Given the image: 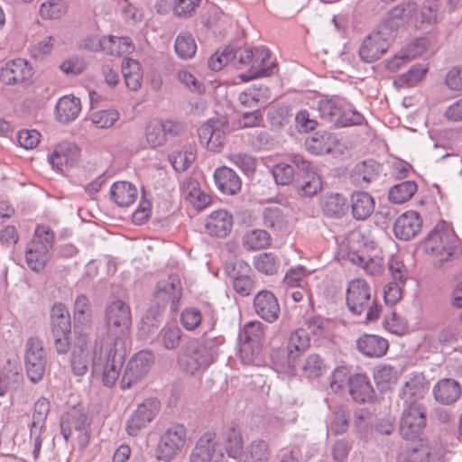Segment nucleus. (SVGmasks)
<instances>
[{
    "label": "nucleus",
    "instance_id": "1",
    "mask_svg": "<svg viewBox=\"0 0 462 462\" xmlns=\"http://www.w3.org/2000/svg\"><path fill=\"white\" fill-rule=\"evenodd\" d=\"M236 23L237 45L233 44V67L237 69L248 67L246 72L239 75L241 80L247 82L272 75L276 62L272 59L271 51L267 47H253L245 43L243 46L239 45L241 40L245 36L246 27L249 24L248 17L245 14H240Z\"/></svg>",
    "mask_w": 462,
    "mask_h": 462
},
{
    "label": "nucleus",
    "instance_id": "2",
    "mask_svg": "<svg viewBox=\"0 0 462 462\" xmlns=\"http://www.w3.org/2000/svg\"><path fill=\"white\" fill-rule=\"evenodd\" d=\"M104 339L96 341L94 356L92 358V373L101 376L102 383L106 387H112L118 380L121 368L125 359V342L119 339L106 342Z\"/></svg>",
    "mask_w": 462,
    "mask_h": 462
},
{
    "label": "nucleus",
    "instance_id": "3",
    "mask_svg": "<svg viewBox=\"0 0 462 462\" xmlns=\"http://www.w3.org/2000/svg\"><path fill=\"white\" fill-rule=\"evenodd\" d=\"M346 302L349 311L361 315L366 311V320L375 321L379 318L380 308L374 298H372L371 287L361 278L351 280L346 292Z\"/></svg>",
    "mask_w": 462,
    "mask_h": 462
},
{
    "label": "nucleus",
    "instance_id": "4",
    "mask_svg": "<svg viewBox=\"0 0 462 462\" xmlns=\"http://www.w3.org/2000/svg\"><path fill=\"white\" fill-rule=\"evenodd\" d=\"M424 251L439 263L452 260L459 254L456 236L448 230L445 223L438 224L423 241Z\"/></svg>",
    "mask_w": 462,
    "mask_h": 462
},
{
    "label": "nucleus",
    "instance_id": "5",
    "mask_svg": "<svg viewBox=\"0 0 462 462\" xmlns=\"http://www.w3.org/2000/svg\"><path fill=\"white\" fill-rule=\"evenodd\" d=\"M54 237V232L46 226L35 228L33 238L27 244L25 250V262L32 272L40 273L45 268Z\"/></svg>",
    "mask_w": 462,
    "mask_h": 462
},
{
    "label": "nucleus",
    "instance_id": "6",
    "mask_svg": "<svg viewBox=\"0 0 462 462\" xmlns=\"http://www.w3.org/2000/svg\"><path fill=\"white\" fill-rule=\"evenodd\" d=\"M317 109L322 120L334 127L361 125L365 121L364 116L354 108H346L336 97L321 98L317 103Z\"/></svg>",
    "mask_w": 462,
    "mask_h": 462
},
{
    "label": "nucleus",
    "instance_id": "7",
    "mask_svg": "<svg viewBox=\"0 0 462 462\" xmlns=\"http://www.w3.org/2000/svg\"><path fill=\"white\" fill-rule=\"evenodd\" d=\"M216 358V353L211 347H207L197 339H190L179 353L177 363L182 372L195 374L208 367Z\"/></svg>",
    "mask_w": 462,
    "mask_h": 462
},
{
    "label": "nucleus",
    "instance_id": "8",
    "mask_svg": "<svg viewBox=\"0 0 462 462\" xmlns=\"http://www.w3.org/2000/svg\"><path fill=\"white\" fill-rule=\"evenodd\" d=\"M105 320L110 342L119 339L128 334L132 324L131 309L121 300L110 302L105 310Z\"/></svg>",
    "mask_w": 462,
    "mask_h": 462
},
{
    "label": "nucleus",
    "instance_id": "9",
    "mask_svg": "<svg viewBox=\"0 0 462 462\" xmlns=\"http://www.w3.org/2000/svg\"><path fill=\"white\" fill-rule=\"evenodd\" d=\"M263 335V326L260 321H250L240 330L237 337L238 356L243 364L254 363L260 355Z\"/></svg>",
    "mask_w": 462,
    "mask_h": 462
},
{
    "label": "nucleus",
    "instance_id": "10",
    "mask_svg": "<svg viewBox=\"0 0 462 462\" xmlns=\"http://www.w3.org/2000/svg\"><path fill=\"white\" fill-rule=\"evenodd\" d=\"M51 328L54 339V346L59 354H65L69 348L71 319L67 306L56 302L51 309Z\"/></svg>",
    "mask_w": 462,
    "mask_h": 462
},
{
    "label": "nucleus",
    "instance_id": "11",
    "mask_svg": "<svg viewBox=\"0 0 462 462\" xmlns=\"http://www.w3.org/2000/svg\"><path fill=\"white\" fill-rule=\"evenodd\" d=\"M187 441V430L183 424L172 423L161 435L157 445V458L168 462L181 452Z\"/></svg>",
    "mask_w": 462,
    "mask_h": 462
},
{
    "label": "nucleus",
    "instance_id": "12",
    "mask_svg": "<svg viewBox=\"0 0 462 462\" xmlns=\"http://www.w3.org/2000/svg\"><path fill=\"white\" fill-rule=\"evenodd\" d=\"M427 424V411L423 404H403L400 420V434L408 440H415L422 434Z\"/></svg>",
    "mask_w": 462,
    "mask_h": 462
},
{
    "label": "nucleus",
    "instance_id": "13",
    "mask_svg": "<svg viewBox=\"0 0 462 462\" xmlns=\"http://www.w3.org/2000/svg\"><path fill=\"white\" fill-rule=\"evenodd\" d=\"M154 356L149 350H141L134 354L127 362L120 382L122 390H125L139 383L149 373Z\"/></svg>",
    "mask_w": 462,
    "mask_h": 462
},
{
    "label": "nucleus",
    "instance_id": "14",
    "mask_svg": "<svg viewBox=\"0 0 462 462\" xmlns=\"http://www.w3.org/2000/svg\"><path fill=\"white\" fill-rule=\"evenodd\" d=\"M46 363V352L42 341L38 337H30L26 342L25 369L31 382L38 383L42 379Z\"/></svg>",
    "mask_w": 462,
    "mask_h": 462
},
{
    "label": "nucleus",
    "instance_id": "15",
    "mask_svg": "<svg viewBox=\"0 0 462 462\" xmlns=\"http://www.w3.org/2000/svg\"><path fill=\"white\" fill-rule=\"evenodd\" d=\"M230 132L228 121L208 120L198 129V135L201 144H205L208 150L220 152L227 140Z\"/></svg>",
    "mask_w": 462,
    "mask_h": 462
},
{
    "label": "nucleus",
    "instance_id": "16",
    "mask_svg": "<svg viewBox=\"0 0 462 462\" xmlns=\"http://www.w3.org/2000/svg\"><path fill=\"white\" fill-rule=\"evenodd\" d=\"M189 459L190 462H227L216 434L209 431L197 440Z\"/></svg>",
    "mask_w": 462,
    "mask_h": 462
},
{
    "label": "nucleus",
    "instance_id": "17",
    "mask_svg": "<svg viewBox=\"0 0 462 462\" xmlns=\"http://www.w3.org/2000/svg\"><path fill=\"white\" fill-rule=\"evenodd\" d=\"M290 162L299 170L301 174L298 180V188L303 195L312 197L316 195L322 188L320 177L313 170L310 162L307 161L300 154H291Z\"/></svg>",
    "mask_w": 462,
    "mask_h": 462
},
{
    "label": "nucleus",
    "instance_id": "18",
    "mask_svg": "<svg viewBox=\"0 0 462 462\" xmlns=\"http://www.w3.org/2000/svg\"><path fill=\"white\" fill-rule=\"evenodd\" d=\"M50 401L41 397L33 405L32 421L30 426V440L33 442V457L37 458L42 448V434L46 431V420L50 412Z\"/></svg>",
    "mask_w": 462,
    "mask_h": 462
},
{
    "label": "nucleus",
    "instance_id": "19",
    "mask_svg": "<svg viewBox=\"0 0 462 462\" xmlns=\"http://www.w3.org/2000/svg\"><path fill=\"white\" fill-rule=\"evenodd\" d=\"M160 409L155 399H146L140 403L126 422V432L135 437L156 417Z\"/></svg>",
    "mask_w": 462,
    "mask_h": 462
},
{
    "label": "nucleus",
    "instance_id": "20",
    "mask_svg": "<svg viewBox=\"0 0 462 462\" xmlns=\"http://www.w3.org/2000/svg\"><path fill=\"white\" fill-rule=\"evenodd\" d=\"M32 65L24 59L7 61L0 70V80L8 86L28 84L33 76Z\"/></svg>",
    "mask_w": 462,
    "mask_h": 462
},
{
    "label": "nucleus",
    "instance_id": "21",
    "mask_svg": "<svg viewBox=\"0 0 462 462\" xmlns=\"http://www.w3.org/2000/svg\"><path fill=\"white\" fill-rule=\"evenodd\" d=\"M180 297L181 286L179 279L169 276L167 280L157 283L154 300L156 301L158 310L164 309L170 304L171 310L176 312Z\"/></svg>",
    "mask_w": 462,
    "mask_h": 462
},
{
    "label": "nucleus",
    "instance_id": "22",
    "mask_svg": "<svg viewBox=\"0 0 462 462\" xmlns=\"http://www.w3.org/2000/svg\"><path fill=\"white\" fill-rule=\"evenodd\" d=\"M253 308L255 314L268 323L275 322L281 312L276 296L269 290H262L255 294Z\"/></svg>",
    "mask_w": 462,
    "mask_h": 462
},
{
    "label": "nucleus",
    "instance_id": "23",
    "mask_svg": "<svg viewBox=\"0 0 462 462\" xmlns=\"http://www.w3.org/2000/svg\"><path fill=\"white\" fill-rule=\"evenodd\" d=\"M422 218L414 210H408L400 215L393 224L394 236L399 240L409 241L421 230Z\"/></svg>",
    "mask_w": 462,
    "mask_h": 462
},
{
    "label": "nucleus",
    "instance_id": "24",
    "mask_svg": "<svg viewBox=\"0 0 462 462\" xmlns=\"http://www.w3.org/2000/svg\"><path fill=\"white\" fill-rule=\"evenodd\" d=\"M90 420L88 415L79 407H72L64 412L60 418V427L66 442L69 441L73 430L81 432L89 429Z\"/></svg>",
    "mask_w": 462,
    "mask_h": 462
},
{
    "label": "nucleus",
    "instance_id": "25",
    "mask_svg": "<svg viewBox=\"0 0 462 462\" xmlns=\"http://www.w3.org/2000/svg\"><path fill=\"white\" fill-rule=\"evenodd\" d=\"M389 43L381 32H373L367 35L358 51L362 61L366 63L379 60L388 50Z\"/></svg>",
    "mask_w": 462,
    "mask_h": 462
},
{
    "label": "nucleus",
    "instance_id": "26",
    "mask_svg": "<svg viewBox=\"0 0 462 462\" xmlns=\"http://www.w3.org/2000/svg\"><path fill=\"white\" fill-rule=\"evenodd\" d=\"M233 272V290L242 297L249 296L255 286L251 266L243 260H236Z\"/></svg>",
    "mask_w": 462,
    "mask_h": 462
},
{
    "label": "nucleus",
    "instance_id": "27",
    "mask_svg": "<svg viewBox=\"0 0 462 462\" xmlns=\"http://www.w3.org/2000/svg\"><path fill=\"white\" fill-rule=\"evenodd\" d=\"M429 385L421 374H414L403 384L400 397L403 404H423L420 401L428 393Z\"/></svg>",
    "mask_w": 462,
    "mask_h": 462
},
{
    "label": "nucleus",
    "instance_id": "28",
    "mask_svg": "<svg viewBox=\"0 0 462 462\" xmlns=\"http://www.w3.org/2000/svg\"><path fill=\"white\" fill-rule=\"evenodd\" d=\"M380 164L369 159L356 163L350 171V180L355 186L367 187L375 181L380 175Z\"/></svg>",
    "mask_w": 462,
    "mask_h": 462
},
{
    "label": "nucleus",
    "instance_id": "29",
    "mask_svg": "<svg viewBox=\"0 0 462 462\" xmlns=\"http://www.w3.org/2000/svg\"><path fill=\"white\" fill-rule=\"evenodd\" d=\"M349 394L356 402H372L375 398L369 377L365 374H355L347 379Z\"/></svg>",
    "mask_w": 462,
    "mask_h": 462
},
{
    "label": "nucleus",
    "instance_id": "30",
    "mask_svg": "<svg viewBox=\"0 0 462 462\" xmlns=\"http://www.w3.org/2000/svg\"><path fill=\"white\" fill-rule=\"evenodd\" d=\"M80 155L79 148L72 143H60L54 148L50 155V163L58 171H62L64 167L73 166Z\"/></svg>",
    "mask_w": 462,
    "mask_h": 462
},
{
    "label": "nucleus",
    "instance_id": "31",
    "mask_svg": "<svg viewBox=\"0 0 462 462\" xmlns=\"http://www.w3.org/2000/svg\"><path fill=\"white\" fill-rule=\"evenodd\" d=\"M356 348L366 357L380 358L387 353L389 343L381 336L364 334L357 338Z\"/></svg>",
    "mask_w": 462,
    "mask_h": 462
},
{
    "label": "nucleus",
    "instance_id": "32",
    "mask_svg": "<svg viewBox=\"0 0 462 462\" xmlns=\"http://www.w3.org/2000/svg\"><path fill=\"white\" fill-rule=\"evenodd\" d=\"M461 385L453 378L440 379L433 387L435 400L444 405L455 403L461 397Z\"/></svg>",
    "mask_w": 462,
    "mask_h": 462
},
{
    "label": "nucleus",
    "instance_id": "33",
    "mask_svg": "<svg viewBox=\"0 0 462 462\" xmlns=\"http://www.w3.org/2000/svg\"><path fill=\"white\" fill-rule=\"evenodd\" d=\"M310 338L307 331L298 328L292 331L287 344V364L295 367L298 358L310 347Z\"/></svg>",
    "mask_w": 462,
    "mask_h": 462
},
{
    "label": "nucleus",
    "instance_id": "34",
    "mask_svg": "<svg viewBox=\"0 0 462 462\" xmlns=\"http://www.w3.org/2000/svg\"><path fill=\"white\" fill-rule=\"evenodd\" d=\"M322 213L329 218H341L349 208L347 199L340 193H329L320 199Z\"/></svg>",
    "mask_w": 462,
    "mask_h": 462
},
{
    "label": "nucleus",
    "instance_id": "35",
    "mask_svg": "<svg viewBox=\"0 0 462 462\" xmlns=\"http://www.w3.org/2000/svg\"><path fill=\"white\" fill-rule=\"evenodd\" d=\"M350 207L355 219L365 220L374 210V199L366 191H354L350 197Z\"/></svg>",
    "mask_w": 462,
    "mask_h": 462
},
{
    "label": "nucleus",
    "instance_id": "36",
    "mask_svg": "<svg viewBox=\"0 0 462 462\" xmlns=\"http://www.w3.org/2000/svg\"><path fill=\"white\" fill-rule=\"evenodd\" d=\"M89 365L88 340L85 336H80L72 350L71 370L75 375L82 376L88 372Z\"/></svg>",
    "mask_w": 462,
    "mask_h": 462
},
{
    "label": "nucleus",
    "instance_id": "37",
    "mask_svg": "<svg viewBox=\"0 0 462 462\" xmlns=\"http://www.w3.org/2000/svg\"><path fill=\"white\" fill-rule=\"evenodd\" d=\"M111 200L121 208H127L137 199V189L128 181H116L109 190Z\"/></svg>",
    "mask_w": 462,
    "mask_h": 462
},
{
    "label": "nucleus",
    "instance_id": "38",
    "mask_svg": "<svg viewBox=\"0 0 462 462\" xmlns=\"http://www.w3.org/2000/svg\"><path fill=\"white\" fill-rule=\"evenodd\" d=\"M206 228L213 236L226 237L231 232V215L223 209L212 212L206 223Z\"/></svg>",
    "mask_w": 462,
    "mask_h": 462
},
{
    "label": "nucleus",
    "instance_id": "39",
    "mask_svg": "<svg viewBox=\"0 0 462 462\" xmlns=\"http://www.w3.org/2000/svg\"><path fill=\"white\" fill-rule=\"evenodd\" d=\"M81 110L80 100L75 97L64 96L55 106V115L59 122L68 124L75 120Z\"/></svg>",
    "mask_w": 462,
    "mask_h": 462
},
{
    "label": "nucleus",
    "instance_id": "40",
    "mask_svg": "<svg viewBox=\"0 0 462 462\" xmlns=\"http://www.w3.org/2000/svg\"><path fill=\"white\" fill-rule=\"evenodd\" d=\"M350 422V412L344 407H337L327 417L328 432L337 436L346 432Z\"/></svg>",
    "mask_w": 462,
    "mask_h": 462
},
{
    "label": "nucleus",
    "instance_id": "41",
    "mask_svg": "<svg viewBox=\"0 0 462 462\" xmlns=\"http://www.w3.org/2000/svg\"><path fill=\"white\" fill-rule=\"evenodd\" d=\"M122 74L127 88L136 91L141 88L143 69L138 60L125 58L121 65Z\"/></svg>",
    "mask_w": 462,
    "mask_h": 462
},
{
    "label": "nucleus",
    "instance_id": "42",
    "mask_svg": "<svg viewBox=\"0 0 462 462\" xmlns=\"http://www.w3.org/2000/svg\"><path fill=\"white\" fill-rule=\"evenodd\" d=\"M104 51L112 56L129 54L134 49L130 37L109 35L103 37Z\"/></svg>",
    "mask_w": 462,
    "mask_h": 462
},
{
    "label": "nucleus",
    "instance_id": "43",
    "mask_svg": "<svg viewBox=\"0 0 462 462\" xmlns=\"http://www.w3.org/2000/svg\"><path fill=\"white\" fill-rule=\"evenodd\" d=\"M270 449L267 442L262 439L253 441L240 455L237 462H267Z\"/></svg>",
    "mask_w": 462,
    "mask_h": 462
},
{
    "label": "nucleus",
    "instance_id": "44",
    "mask_svg": "<svg viewBox=\"0 0 462 462\" xmlns=\"http://www.w3.org/2000/svg\"><path fill=\"white\" fill-rule=\"evenodd\" d=\"M184 191L186 192L187 199L198 210H202L211 202V197L203 192L196 180L189 179L184 183Z\"/></svg>",
    "mask_w": 462,
    "mask_h": 462
},
{
    "label": "nucleus",
    "instance_id": "45",
    "mask_svg": "<svg viewBox=\"0 0 462 462\" xmlns=\"http://www.w3.org/2000/svg\"><path fill=\"white\" fill-rule=\"evenodd\" d=\"M328 365L318 354L309 355L301 365L302 375L308 379H317L327 373Z\"/></svg>",
    "mask_w": 462,
    "mask_h": 462
},
{
    "label": "nucleus",
    "instance_id": "46",
    "mask_svg": "<svg viewBox=\"0 0 462 462\" xmlns=\"http://www.w3.org/2000/svg\"><path fill=\"white\" fill-rule=\"evenodd\" d=\"M418 185L413 180H404L393 186L388 192V199L394 204H402L416 193Z\"/></svg>",
    "mask_w": 462,
    "mask_h": 462
},
{
    "label": "nucleus",
    "instance_id": "47",
    "mask_svg": "<svg viewBox=\"0 0 462 462\" xmlns=\"http://www.w3.org/2000/svg\"><path fill=\"white\" fill-rule=\"evenodd\" d=\"M270 234L263 229H254L245 233L243 236V245L249 251H257L271 245Z\"/></svg>",
    "mask_w": 462,
    "mask_h": 462
},
{
    "label": "nucleus",
    "instance_id": "48",
    "mask_svg": "<svg viewBox=\"0 0 462 462\" xmlns=\"http://www.w3.org/2000/svg\"><path fill=\"white\" fill-rule=\"evenodd\" d=\"M254 265L259 273L273 275L278 272L281 262L274 253L264 252L254 257Z\"/></svg>",
    "mask_w": 462,
    "mask_h": 462
},
{
    "label": "nucleus",
    "instance_id": "49",
    "mask_svg": "<svg viewBox=\"0 0 462 462\" xmlns=\"http://www.w3.org/2000/svg\"><path fill=\"white\" fill-rule=\"evenodd\" d=\"M174 50L180 59H191L197 51V44L192 34L188 32L179 33L175 39Z\"/></svg>",
    "mask_w": 462,
    "mask_h": 462
},
{
    "label": "nucleus",
    "instance_id": "50",
    "mask_svg": "<svg viewBox=\"0 0 462 462\" xmlns=\"http://www.w3.org/2000/svg\"><path fill=\"white\" fill-rule=\"evenodd\" d=\"M182 332L178 326H165L157 335L156 342L167 350H174L179 347Z\"/></svg>",
    "mask_w": 462,
    "mask_h": 462
},
{
    "label": "nucleus",
    "instance_id": "51",
    "mask_svg": "<svg viewBox=\"0 0 462 462\" xmlns=\"http://www.w3.org/2000/svg\"><path fill=\"white\" fill-rule=\"evenodd\" d=\"M269 89L263 84L253 85L242 92L238 99L245 106L251 107L268 97Z\"/></svg>",
    "mask_w": 462,
    "mask_h": 462
},
{
    "label": "nucleus",
    "instance_id": "52",
    "mask_svg": "<svg viewBox=\"0 0 462 462\" xmlns=\"http://www.w3.org/2000/svg\"><path fill=\"white\" fill-rule=\"evenodd\" d=\"M445 8L442 3L431 0L425 3L420 10V23L427 24H434L439 22Z\"/></svg>",
    "mask_w": 462,
    "mask_h": 462
},
{
    "label": "nucleus",
    "instance_id": "53",
    "mask_svg": "<svg viewBox=\"0 0 462 462\" xmlns=\"http://www.w3.org/2000/svg\"><path fill=\"white\" fill-rule=\"evenodd\" d=\"M355 428L357 431L358 438L365 441H368L373 433L371 424V414L369 411L360 409L355 412Z\"/></svg>",
    "mask_w": 462,
    "mask_h": 462
},
{
    "label": "nucleus",
    "instance_id": "54",
    "mask_svg": "<svg viewBox=\"0 0 462 462\" xmlns=\"http://www.w3.org/2000/svg\"><path fill=\"white\" fill-rule=\"evenodd\" d=\"M68 5L64 0H48L40 6V15L42 19L54 20L66 14Z\"/></svg>",
    "mask_w": 462,
    "mask_h": 462
},
{
    "label": "nucleus",
    "instance_id": "55",
    "mask_svg": "<svg viewBox=\"0 0 462 462\" xmlns=\"http://www.w3.org/2000/svg\"><path fill=\"white\" fill-rule=\"evenodd\" d=\"M145 138L151 148H157L166 143L162 123L158 119L151 120L145 127Z\"/></svg>",
    "mask_w": 462,
    "mask_h": 462
},
{
    "label": "nucleus",
    "instance_id": "56",
    "mask_svg": "<svg viewBox=\"0 0 462 462\" xmlns=\"http://www.w3.org/2000/svg\"><path fill=\"white\" fill-rule=\"evenodd\" d=\"M398 462H429L426 445L420 443L413 447H405L398 456Z\"/></svg>",
    "mask_w": 462,
    "mask_h": 462
},
{
    "label": "nucleus",
    "instance_id": "57",
    "mask_svg": "<svg viewBox=\"0 0 462 462\" xmlns=\"http://www.w3.org/2000/svg\"><path fill=\"white\" fill-rule=\"evenodd\" d=\"M91 306L88 298L80 294L74 302L73 318L75 323L85 325L90 321Z\"/></svg>",
    "mask_w": 462,
    "mask_h": 462
},
{
    "label": "nucleus",
    "instance_id": "58",
    "mask_svg": "<svg viewBox=\"0 0 462 462\" xmlns=\"http://www.w3.org/2000/svg\"><path fill=\"white\" fill-rule=\"evenodd\" d=\"M397 377L396 369L390 365H380L374 372L375 383L383 389L389 387L391 383H394Z\"/></svg>",
    "mask_w": 462,
    "mask_h": 462
},
{
    "label": "nucleus",
    "instance_id": "59",
    "mask_svg": "<svg viewBox=\"0 0 462 462\" xmlns=\"http://www.w3.org/2000/svg\"><path fill=\"white\" fill-rule=\"evenodd\" d=\"M23 381V374L18 371L4 369L0 371V396H4L11 388H16Z\"/></svg>",
    "mask_w": 462,
    "mask_h": 462
},
{
    "label": "nucleus",
    "instance_id": "60",
    "mask_svg": "<svg viewBox=\"0 0 462 462\" xmlns=\"http://www.w3.org/2000/svg\"><path fill=\"white\" fill-rule=\"evenodd\" d=\"M119 119V112L116 109L97 111L91 115L92 123L98 128H109Z\"/></svg>",
    "mask_w": 462,
    "mask_h": 462
},
{
    "label": "nucleus",
    "instance_id": "61",
    "mask_svg": "<svg viewBox=\"0 0 462 462\" xmlns=\"http://www.w3.org/2000/svg\"><path fill=\"white\" fill-rule=\"evenodd\" d=\"M309 272L301 265L290 268L283 277V283L288 287H302Z\"/></svg>",
    "mask_w": 462,
    "mask_h": 462
},
{
    "label": "nucleus",
    "instance_id": "62",
    "mask_svg": "<svg viewBox=\"0 0 462 462\" xmlns=\"http://www.w3.org/2000/svg\"><path fill=\"white\" fill-rule=\"evenodd\" d=\"M214 181L223 194H231V168L220 166L215 170Z\"/></svg>",
    "mask_w": 462,
    "mask_h": 462
},
{
    "label": "nucleus",
    "instance_id": "63",
    "mask_svg": "<svg viewBox=\"0 0 462 462\" xmlns=\"http://www.w3.org/2000/svg\"><path fill=\"white\" fill-rule=\"evenodd\" d=\"M305 146L307 151L314 155H320L330 152V147L325 141V136L319 133H315L313 136L307 138Z\"/></svg>",
    "mask_w": 462,
    "mask_h": 462
},
{
    "label": "nucleus",
    "instance_id": "64",
    "mask_svg": "<svg viewBox=\"0 0 462 462\" xmlns=\"http://www.w3.org/2000/svg\"><path fill=\"white\" fill-rule=\"evenodd\" d=\"M41 134L34 130L22 129L16 134V141L20 147L26 150L35 148L40 143Z\"/></svg>",
    "mask_w": 462,
    "mask_h": 462
}]
</instances>
